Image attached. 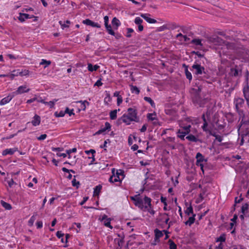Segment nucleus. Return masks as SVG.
Segmentation results:
<instances>
[{
	"mask_svg": "<svg viewBox=\"0 0 249 249\" xmlns=\"http://www.w3.org/2000/svg\"><path fill=\"white\" fill-rule=\"evenodd\" d=\"M130 199L133 201L135 206L141 210L147 211L152 215H154L155 213V211L153 210L151 204L152 199L151 198L145 195L143 197L142 196L138 194L134 196H131Z\"/></svg>",
	"mask_w": 249,
	"mask_h": 249,
	"instance_id": "1",
	"label": "nucleus"
},
{
	"mask_svg": "<svg viewBox=\"0 0 249 249\" xmlns=\"http://www.w3.org/2000/svg\"><path fill=\"white\" fill-rule=\"evenodd\" d=\"M194 75L197 76V78L202 81H206L211 78V72L204 67L198 63L196 61L190 69Z\"/></svg>",
	"mask_w": 249,
	"mask_h": 249,
	"instance_id": "2",
	"label": "nucleus"
},
{
	"mask_svg": "<svg viewBox=\"0 0 249 249\" xmlns=\"http://www.w3.org/2000/svg\"><path fill=\"white\" fill-rule=\"evenodd\" d=\"M201 89L200 87H198L197 89H192L194 92L192 95V99L195 106L203 107L208 102L209 99L208 97H201L200 94Z\"/></svg>",
	"mask_w": 249,
	"mask_h": 249,
	"instance_id": "3",
	"label": "nucleus"
},
{
	"mask_svg": "<svg viewBox=\"0 0 249 249\" xmlns=\"http://www.w3.org/2000/svg\"><path fill=\"white\" fill-rule=\"evenodd\" d=\"M127 114H124L122 116L123 122L127 125L130 124V122H135L138 123L140 122V118L137 116V110L135 108L129 107L127 109Z\"/></svg>",
	"mask_w": 249,
	"mask_h": 249,
	"instance_id": "4",
	"label": "nucleus"
},
{
	"mask_svg": "<svg viewBox=\"0 0 249 249\" xmlns=\"http://www.w3.org/2000/svg\"><path fill=\"white\" fill-rule=\"evenodd\" d=\"M242 69L241 65H235L231 68L229 75L231 77H240L242 76Z\"/></svg>",
	"mask_w": 249,
	"mask_h": 249,
	"instance_id": "5",
	"label": "nucleus"
},
{
	"mask_svg": "<svg viewBox=\"0 0 249 249\" xmlns=\"http://www.w3.org/2000/svg\"><path fill=\"white\" fill-rule=\"evenodd\" d=\"M244 96L247 101H249V79L247 77L244 83V87L243 89Z\"/></svg>",
	"mask_w": 249,
	"mask_h": 249,
	"instance_id": "6",
	"label": "nucleus"
},
{
	"mask_svg": "<svg viewBox=\"0 0 249 249\" xmlns=\"http://www.w3.org/2000/svg\"><path fill=\"white\" fill-rule=\"evenodd\" d=\"M209 41L214 43L215 45H221L226 43L227 45L228 42H226L223 39L218 36H213L210 37Z\"/></svg>",
	"mask_w": 249,
	"mask_h": 249,
	"instance_id": "7",
	"label": "nucleus"
},
{
	"mask_svg": "<svg viewBox=\"0 0 249 249\" xmlns=\"http://www.w3.org/2000/svg\"><path fill=\"white\" fill-rule=\"evenodd\" d=\"M30 90V89L29 88H28L26 85H22L19 86L17 89L13 92L14 95L15 96L18 95V94H21L24 93H27Z\"/></svg>",
	"mask_w": 249,
	"mask_h": 249,
	"instance_id": "8",
	"label": "nucleus"
},
{
	"mask_svg": "<svg viewBox=\"0 0 249 249\" xmlns=\"http://www.w3.org/2000/svg\"><path fill=\"white\" fill-rule=\"evenodd\" d=\"M111 126L110 124L108 122H106L105 124V126H102L101 128L95 133V135H100L107 130L108 131H109L110 130Z\"/></svg>",
	"mask_w": 249,
	"mask_h": 249,
	"instance_id": "9",
	"label": "nucleus"
},
{
	"mask_svg": "<svg viewBox=\"0 0 249 249\" xmlns=\"http://www.w3.org/2000/svg\"><path fill=\"white\" fill-rule=\"evenodd\" d=\"M82 23L85 25L90 26L92 27L100 28L101 25L97 22H94L89 19H86L83 20Z\"/></svg>",
	"mask_w": 249,
	"mask_h": 249,
	"instance_id": "10",
	"label": "nucleus"
},
{
	"mask_svg": "<svg viewBox=\"0 0 249 249\" xmlns=\"http://www.w3.org/2000/svg\"><path fill=\"white\" fill-rule=\"evenodd\" d=\"M163 232H164L166 234L165 239L168 238V235L167 234L169 233L167 230H163L161 231L158 229H156L154 230L155 236H156V238H160V237L163 236Z\"/></svg>",
	"mask_w": 249,
	"mask_h": 249,
	"instance_id": "11",
	"label": "nucleus"
},
{
	"mask_svg": "<svg viewBox=\"0 0 249 249\" xmlns=\"http://www.w3.org/2000/svg\"><path fill=\"white\" fill-rule=\"evenodd\" d=\"M15 95L13 93L9 94L7 96L2 98L0 101V105L2 106L8 103L14 97Z\"/></svg>",
	"mask_w": 249,
	"mask_h": 249,
	"instance_id": "12",
	"label": "nucleus"
},
{
	"mask_svg": "<svg viewBox=\"0 0 249 249\" xmlns=\"http://www.w3.org/2000/svg\"><path fill=\"white\" fill-rule=\"evenodd\" d=\"M101 221H104V225L106 227H108L111 229H113V227L110 224L111 218H108L107 215L104 214L102 216Z\"/></svg>",
	"mask_w": 249,
	"mask_h": 249,
	"instance_id": "13",
	"label": "nucleus"
},
{
	"mask_svg": "<svg viewBox=\"0 0 249 249\" xmlns=\"http://www.w3.org/2000/svg\"><path fill=\"white\" fill-rule=\"evenodd\" d=\"M34 15H30L26 13H19V16L18 17V19L21 22L25 21L26 19L32 18Z\"/></svg>",
	"mask_w": 249,
	"mask_h": 249,
	"instance_id": "14",
	"label": "nucleus"
},
{
	"mask_svg": "<svg viewBox=\"0 0 249 249\" xmlns=\"http://www.w3.org/2000/svg\"><path fill=\"white\" fill-rule=\"evenodd\" d=\"M186 139L191 142H199L200 143H202V142H203V141L201 139L197 138L195 136H194L193 134H190V135H188L186 137Z\"/></svg>",
	"mask_w": 249,
	"mask_h": 249,
	"instance_id": "15",
	"label": "nucleus"
},
{
	"mask_svg": "<svg viewBox=\"0 0 249 249\" xmlns=\"http://www.w3.org/2000/svg\"><path fill=\"white\" fill-rule=\"evenodd\" d=\"M18 148H7L5 150H4L2 151V154L3 156H6L7 155H12L14 154V153L18 151Z\"/></svg>",
	"mask_w": 249,
	"mask_h": 249,
	"instance_id": "16",
	"label": "nucleus"
},
{
	"mask_svg": "<svg viewBox=\"0 0 249 249\" xmlns=\"http://www.w3.org/2000/svg\"><path fill=\"white\" fill-rule=\"evenodd\" d=\"M40 117L37 114H35V115L33 117V120L32 121L31 123L33 125L36 126L39 125V124H40Z\"/></svg>",
	"mask_w": 249,
	"mask_h": 249,
	"instance_id": "17",
	"label": "nucleus"
},
{
	"mask_svg": "<svg viewBox=\"0 0 249 249\" xmlns=\"http://www.w3.org/2000/svg\"><path fill=\"white\" fill-rule=\"evenodd\" d=\"M141 16L149 23H155L157 22V20L156 19L148 17L147 14H142Z\"/></svg>",
	"mask_w": 249,
	"mask_h": 249,
	"instance_id": "18",
	"label": "nucleus"
},
{
	"mask_svg": "<svg viewBox=\"0 0 249 249\" xmlns=\"http://www.w3.org/2000/svg\"><path fill=\"white\" fill-rule=\"evenodd\" d=\"M111 24L114 29H117L118 27L121 25V22L120 20L116 17L113 18Z\"/></svg>",
	"mask_w": 249,
	"mask_h": 249,
	"instance_id": "19",
	"label": "nucleus"
},
{
	"mask_svg": "<svg viewBox=\"0 0 249 249\" xmlns=\"http://www.w3.org/2000/svg\"><path fill=\"white\" fill-rule=\"evenodd\" d=\"M188 134V132H185L182 130L179 129L177 132V137L180 138L181 140H185V136Z\"/></svg>",
	"mask_w": 249,
	"mask_h": 249,
	"instance_id": "20",
	"label": "nucleus"
},
{
	"mask_svg": "<svg viewBox=\"0 0 249 249\" xmlns=\"http://www.w3.org/2000/svg\"><path fill=\"white\" fill-rule=\"evenodd\" d=\"M196 163H200L203 162V161H207V160L204 159V157L202 155V154L198 152L196 154Z\"/></svg>",
	"mask_w": 249,
	"mask_h": 249,
	"instance_id": "21",
	"label": "nucleus"
},
{
	"mask_svg": "<svg viewBox=\"0 0 249 249\" xmlns=\"http://www.w3.org/2000/svg\"><path fill=\"white\" fill-rule=\"evenodd\" d=\"M104 25L107 30V31H108L109 29L112 28L111 25L109 24V18L107 16H106L104 17Z\"/></svg>",
	"mask_w": 249,
	"mask_h": 249,
	"instance_id": "22",
	"label": "nucleus"
},
{
	"mask_svg": "<svg viewBox=\"0 0 249 249\" xmlns=\"http://www.w3.org/2000/svg\"><path fill=\"white\" fill-rule=\"evenodd\" d=\"M244 104V100L243 99L241 98H238L236 99L235 101V107L237 109H238L239 107H242L243 105Z\"/></svg>",
	"mask_w": 249,
	"mask_h": 249,
	"instance_id": "23",
	"label": "nucleus"
},
{
	"mask_svg": "<svg viewBox=\"0 0 249 249\" xmlns=\"http://www.w3.org/2000/svg\"><path fill=\"white\" fill-rule=\"evenodd\" d=\"M241 136L247 139V137H248V141L249 142V128H246L241 131Z\"/></svg>",
	"mask_w": 249,
	"mask_h": 249,
	"instance_id": "24",
	"label": "nucleus"
},
{
	"mask_svg": "<svg viewBox=\"0 0 249 249\" xmlns=\"http://www.w3.org/2000/svg\"><path fill=\"white\" fill-rule=\"evenodd\" d=\"M107 33L108 34L114 36L117 39H119L122 37V36L121 34L115 33L112 28L109 29V31H107Z\"/></svg>",
	"mask_w": 249,
	"mask_h": 249,
	"instance_id": "25",
	"label": "nucleus"
},
{
	"mask_svg": "<svg viewBox=\"0 0 249 249\" xmlns=\"http://www.w3.org/2000/svg\"><path fill=\"white\" fill-rule=\"evenodd\" d=\"M100 68L99 66L97 65H92L91 63L88 64V70L90 72L96 71Z\"/></svg>",
	"mask_w": 249,
	"mask_h": 249,
	"instance_id": "26",
	"label": "nucleus"
},
{
	"mask_svg": "<svg viewBox=\"0 0 249 249\" xmlns=\"http://www.w3.org/2000/svg\"><path fill=\"white\" fill-rule=\"evenodd\" d=\"M196 214H193L192 216L190 217L187 221L185 222L186 225L191 226L195 221Z\"/></svg>",
	"mask_w": 249,
	"mask_h": 249,
	"instance_id": "27",
	"label": "nucleus"
},
{
	"mask_svg": "<svg viewBox=\"0 0 249 249\" xmlns=\"http://www.w3.org/2000/svg\"><path fill=\"white\" fill-rule=\"evenodd\" d=\"M0 204H1L2 206L6 210H10L12 208V207L10 204L6 202L3 200H1Z\"/></svg>",
	"mask_w": 249,
	"mask_h": 249,
	"instance_id": "28",
	"label": "nucleus"
},
{
	"mask_svg": "<svg viewBox=\"0 0 249 249\" xmlns=\"http://www.w3.org/2000/svg\"><path fill=\"white\" fill-rule=\"evenodd\" d=\"M18 75L20 76V70H14L13 71H12V73L9 74V78H11V79H13L15 78V77L17 76Z\"/></svg>",
	"mask_w": 249,
	"mask_h": 249,
	"instance_id": "29",
	"label": "nucleus"
},
{
	"mask_svg": "<svg viewBox=\"0 0 249 249\" xmlns=\"http://www.w3.org/2000/svg\"><path fill=\"white\" fill-rule=\"evenodd\" d=\"M120 110V109H118V111ZM117 109H114L112 110L109 113V116L111 120H115L117 118Z\"/></svg>",
	"mask_w": 249,
	"mask_h": 249,
	"instance_id": "30",
	"label": "nucleus"
},
{
	"mask_svg": "<svg viewBox=\"0 0 249 249\" xmlns=\"http://www.w3.org/2000/svg\"><path fill=\"white\" fill-rule=\"evenodd\" d=\"M129 86L132 93H134L136 94H139L140 93V90L137 87L133 86V85H130Z\"/></svg>",
	"mask_w": 249,
	"mask_h": 249,
	"instance_id": "31",
	"label": "nucleus"
},
{
	"mask_svg": "<svg viewBox=\"0 0 249 249\" xmlns=\"http://www.w3.org/2000/svg\"><path fill=\"white\" fill-rule=\"evenodd\" d=\"M102 188V186L100 184L96 186L94 189L93 195L95 196H99Z\"/></svg>",
	"mask_w": 249,
	"mask_h": 249,
	"instance_id": "32",
	"label": "nucleus"
},
{
	"mask_svg": "<svg viewBox=\"0 0 249 249\" xmlns=\"http://www.w3.org/2000/svg\"><path fill=\"white\" fill-rule=\"evenodd\" d=\"M191 44H194L196 46H202L203 44L201 43V39L199 38H195L192 39L190 42Z\"/></svg>",
	"mask_w": 249,
	"mask_h": 249,
	"instance_id": "33",
	"label": "nucleus"
},
{
	"mask_svg": "<svg viewBox=\"0 0 249 249\" xmlns=\"http://www.w3.org/2000/svg\"><path fill=\"white\" fill-rule=\"evenodd\" d=\"M188 67H186V69H185V73L186 78L188 79L190 82L192 80V73L188 71Z\"/></svg>",
	"mask_w": 249,
	"mask_h": 249,
	"instance_id": "34",
	"label": "nucleus"
},
{
	"mask_svg": "<svg viewBox=\"0 0 249 249\" xmlns=\"http://www.w3.org/2000/svg\"><path fill=\"white\" fill-rule=\"evenodd\" d=\"M249 203H244L241 207V213L243 214H245L246 212L249 209Z\"/></svg>",
	"mask_w": 249,
	"mask_h": 249,
	"instance_id": "35",
	"label": "nucleus"
},
{
	"mask_svg": "<svg viewBox=\"0 0 249 249\" xmlns=\"http://www.w3.org/2000/svg\"><path fill=\"white\" fill-rule=\"evenodd\" d=\"M37 215V213H34V214L31 217L30 219L28 221V225L29 226H32L34 224V223L36 219V216Z\"/></svg>",
	"mask_w": 249,
	"mask_h": 249,
	"instance_id": "36",
	"label": "nucleus"
},
{
	"mask_svg": "<svg viewBox=\"0 0 249 249\" xmlns=\"http://www.w3.org/2000/svg\"><path fill=\"white\" fill-rule=\"evenodd\" d=\"M59 24H60L61 28L62 29H64L65 28H68L69 27V24L71 23V21L69 20H67L64 21V23L62 21H59Z\"/></svg>",
	"mask_w": 249,
	"mask_h": 249,
	"instance_id": "37",
	"label": "nucleus"
},
{
	"mask_svg": "<svg viewBox=\"0 0 249 249\" xmlns=\"http://www.w3.org/2000/svg\"><path fill=\"white\" fill-rule=\"evenodd\" d=\"M118 236L120 237H121V239L116 238L115 239V241L117 240L118 241V244L119 246L121 247L122 246V244L124 242V235L123 234L122 236H121L120 234H118Z\"/></svg>",
	"mask_w": 249,
	"mask_h": 249,
	"instance_id": "38",
	"label": "nucleus"
},
{
	"mask_svg": "<svg viewBox=\"0 0 249 249\" xmlns=\"http://www.w3.org/2000/svg\"><path fill=\"white\" fill-rule=\"evenodd\" d=\"M51 64V61L50 60H47L46 59H42L41 61L40 62V65H45L44 68H45L48 67Z\"/></svg>",
	"mask_w": 249,
	"mask_h": 249,
	"instance_id": "39",
	"label": "nucleus"
},
{
	"mask_svg": "<svg viewBox=\"0 0 249 249\" xmlns=\"http://www.w3.org/2000/svg\"><path fill=\"white\" fill-rule=\"evenodd\" d=\"M169 246V249H177V246L175 243V242L171 239H169L168 241Z\"/></svg>",
	"mask_w": 249,
	"mask_h": 249,
	"instance_id": "40",
	"label": "nucleus"
},
{
	"mask_svg": "<svg viewBox=\"0 0 249 249\" xmlns=\"http://www.w3.org/2000/svg\"><path fill=\"white\" fill-rule=\"evenodd\" d=\"M243 200V198L242 197V195H241L240 196L239 199H238L237 197H236L234 199V204L233 205V211H234L235 210V207L236 206L237 203H240Z\"/></svg>",
	"mask_w": 249,
	"mask_h": 249,
	"instance_id": "41",
	"label": "nucleus"
},
{
	"mask_svg": "<svg viewBox=\"0 0 249 249\" xmlns=\"http://www.w3.org/2000/svg\"><path fill=\"white\" fill-rule=\"evenodd\" d=\"M112 98L110 95L109 93H106V96L104 99V102L105 105H108V102H110L111 101Z\"/></svg>",
	"mask_w": 249,
	"mask_h": 249,
	"instance_id": "42",
	"label": "nucleus"
},
{
	"mask_svg": "<svg viewBox=\"0 0 249 249\" xmlns=\"http://www.w3.org/2000/svg\"><path fill=\"white\" fill-rule=\"evenodd\" d=\"M143 99L145 101L148 102L151 105L152 107H155V104L154 101L150 97H144Z\"/></svg>",
	"mask_w": 249,
	"mask_h": 249,
	"instance_id": "43",
	"label": "nucleus"
},
{
	"mask_svg": "<svg viewBox=\"0 0 249 249\" xmlns=\"http://www.w3.org/2000/svg\"><path fill=\"white\" fill-rule=\"evenodd\" d=\"M64 113L69 114L70 116H71V115H74L75 114L74 113V109H70L68 107H66L65 110L64 111Z\"/></svg>",
	"mask_w": 249,
	"mask_h": 249,
	"instance_id": "44",
	"label": "nucleus"
},
{
	"mask_svg": "<svg viewBox=\"0 0 249 249\" xmlns=\"http://www.w3.org/2000/svg\"><path fill=\"white\" fill-rule=\"evenodd\" d=\"M185 213L187 215H190V214H192V215L194 213H193V208L191 205V204H190V206L188 207L187 209L185 211Z\"/></svg>",
	"mask_w": 249,
	"mask_h": 249,
	"instance_id": "45",
	"label": "nucleus"
},
{
	"mask_svg": "<svg viewBox=\"0 0 249 249\" xmlns=\"http://www.w3.org/2000/svg\"><path fill=\"white\" fill-rule=\"evenodd\" d=\"M147 118L149 121H155L156 120V114L154 113H148L147 114Z\"/></svg>",
	"mask_w": 249,
	"mask_h": 249,
	"instance_id": "46",
	"label": "nucleus"
},
{
	"mask_svg": "<svg viewBox=\"0 0 249 249\" xmlns=\"http://www.w3.org/2000/svg\"><path fill=\"white\" fill-rule=\"evenodd\" d=\"M226 241V235L225 234H221L219 237L216 239V242H224Z\"/></svg>",
	"mask_w": 249,
	"mask_h": 249,
	"instance_id": "47",
	"label": "nucleus"
},
{
	"mask_svg": "<svg viewBox=\"0 0 249 249\" xmlns=\"http://www.w3.org/2000/svg\"><path fill=\"white\" fill-rule=\"evenodd\" d=\"M74 178H73L71 181L72 185L73 187H75L77 189H78L79 187V186L80 185V182L78 181H77L75 178L76 177V176H73Z\"/></svg>",
	"mask_w": 249,
	"mask_h": 249,
	"instance_id": "48",
	"label": "nucleus"
},
{
	"mask_svg": "<svg viewBox=\"0 0 249 249\" xmlns=\"http://www.w3.org/2000/svg\"><path fill=\"white\" fill-rule=\"evenodd\" d=\"M58 99H54L53 101L47 102V105H48L51 108H53L55 105V103L58 101Z\"/></svg>",
	"mask_w": 249,
	"mask_h": 249,
	"instance_id": "49",
	"label": "nucleus"
},
{
	"mask_svg": "<svg viewBox=\"0 0 249 249\" xmlns=\"http://www.w3.org/2000/svg\"><path fill=\"white\" fill-rule=\"evenodd\" d=\"M66 114L64 113V111L61 110L59 112H55L54 113V115L55 117L58 118V117H63L65 116Z\"/></svg>",
	"mask_w": 249,
	"mask_h": 249,
	"instance_id": "50",
	"label": "nucleus"
},
{
	"mask_svg": "<svg viewBox=\"0 0 249 249\" xmlns=\"http://www.w3.org/2000/svg\"><path fill=\"white\" fill-rule=\"evenodd\" d=\"M208 125V122H207V121H205V122H203V125L202 126V130H203V131L204 132H208L210 129H209L208 128H207V126Z\"/></svg>",
	"mask_w": 249,
	"mask_h": 249,
	"instance_id": "51",
	"label": "nucleus"
},
{
	"mask_svg": "<svg viewBox=\"0 0 249 249\" xmlns=\"http://www.w3.org/2000/svg\"><path fill=\"white\" fill-rule=\"evenodd\" d=\"M126 30H127V34L125 35V36L128 38H130L132 36L131 33H132L133 32H134V30L130 28H126Z\"/></svg>",
	"mask_w": 249,
	"mask_h": 249,
	"instance_id": "52",
	"label": "nucleus"
},
{
	"mask_svg": "<svg viewBox=\"0 0 249 249\" xmlns=\"http://www.w3.org/2000/svg\"><path fill=\"white\" fill-rule=\"evenodd\" d=\"M181 127H182V130L185 132H188V134L190 132L191 130H190V128L191 127V126L190 124H189L188 125H186L185 126H181Z\"/></svg>",
	"mask_w": 249,
	"mask_h": 249,
	"instance_id": "53",
	"label": "nucleus"
},
{
	"mask_svg": "<svg viewBox=\"0 0 249 249\" xmlns=\"http://www.w3.org/2000/svg\"><path fill=\"white\" fill-rule=\"evenodd\" d=\"M29 72L30 71L28 70H22L21 71H20L21 76L28 75L29 74Z\"/></svg>",
	"mask_w": 249,
	"mask_h": 249,
	"instance_id": "54",
	"label": "nucleus"
},
{
	"mask_svg": "<svg viewBox=\"0 0 249 249\" xmlns=\"http://www.w3.org/2000/svg\"><path fill=\"white\" fill-rule=\"evenodd\" d=\"M143 20L140 17H136L134 20V22L137 25L142 24Z\"/></svg>",
	"mask_w": 249,
	"mask_h": 249,
	"instance_id": "55",
	"label": "nucleus"
},
{
	"mask_svg": "<svg viewBox=\"0 0 249 249\" xmlns=\"http://www.w3.org/2000/svg\"><path fill=\"white\" fill-rule=\"evenodd\" d=\"M79 102L82 103L81 108L83 110H85L86 109V105H85L86 103H87L88 105H89V103L87 101H86V100L84 101H79Z\"/></svg>",
	"mask_w": 249,
	"mask_h": 249,
	"instance_id": "56",
	"label": "nucleus"
},
{
	"mask_svg": "<svg viewBox=\"0 0 249 249\" xmlns=\"http://www.w3.org/2000/svg\"><path fill=\"white\" fill-rule=\"evenodd\" d=\"M116 175L117 177H119L120 176H122L123 177H124V171L123 170H116Z\"/></svg>",
	"mask_w": 249,
	"mask_h": 249,
	"instance_id": "57",
	"label": "nucleus"
},
{
	"mask_svg": "<svg viewBox=\"0 0 249 249\" xmlns=\"http://www.w3.org/2000/svg\"><path fill=\"white\" fill-rule=\"evenodd\" d=\"M62 170L64 172H65V173H72L73 174L75 173V171H74L73 170H72V169H67V168H66L65 167H63L62 168Z\"/></svg>",
	"mask_w": 249,
	"mask_h": 249,
	"instance_id": "58",
	"label": "nucleus"
},
{
	"mask_svg": "<svg viewBox=\"0 0 249 249\" xmlns=\"http://www.w3.org/2000/svg\"><path fill=\"white\" fill-rule=\"evenodd\" d=\"M36 228L39 229H41L43 227V222L41 220H38L36 222Z\"/></svg>",
	"mask_w": 249,
	"mask_h": 249,
	"instance_id": "59",
	"label": "nucleus"
},
{
	"mask_svg": "<svg viewBox=\"0 0 249 249\" xmlns=\"http://www.w3.org/2000/svg\"><path fill=\"white\" fill-rule=\"evenodd\" d=\"M231 143V142H221L219 145L224 146L226 148H229L231 147L230 146Z\"/></svg>",
	"mask_w": 249,
	"mask_h": 249,
	"instance_id": "60",
	"label": "nucleus"
},
{
	"mask_svg": "<svg viewBox=\"0 0 249 249\" xmlns=\"http://www.w3.org/2000/svg\"><path fill=\"white\" fill-rule=\"evenodd\" d=\"M102 79L100 78L99 79H98L94 84V86H97V87H100L103 85V83L101 82Z\"/></svg>",
	"mask_w": 249,
	"mask_h": 249,
	"instance_id": "61",
	"label": "nucleus"
},
{
	"mask_svg": "<svg viewBox=\"0 0 249 249\" xmlns=\"http://www.w3.org/2000/svg\"><path fill=\"white\" fill-rule=\"evenodd\" d=\"M77 151V149L76 148H73L72 149H70L66 150V154L68 155L71 154V153H75Z\"/></svg>",
	"mask_w": 249,
	"mask_h": 249,
	"instance_id": "62",
	"label": "nucleus"
},
{
	"mask_svg": "<svg viewBox=\"0 0 249 249\" xmlns=\"http://www.w3.org/2000/svg\"><path fill=\"white\" fill-rule=\"evenodd\" d=\"M191 53H193V54H196L199 58H201V57H204V54H201L199 52H198V51H197V52L193 51V52H192Z\"/></svg>",
	"mask_w": 249,
	"mask_h": 249,
	"instance_id": "63",
	"label": "nucleus"
},
{
	"mask_svg": "<svg viewBox=\"0 0 249 249\" xmlns=\"http://www.w3.org/2000/svg\"><path fill=\"white\" fill-rule=\"evenodd\" d=\"M47 137L46 134H42L39 137H37V139L39 141L44 140Z\"/></svg>",
	"mask_w": 249,
	"mask_h": 249,
	"instance_id": "64",
	"label": "nucleus"
}]
</instances>
